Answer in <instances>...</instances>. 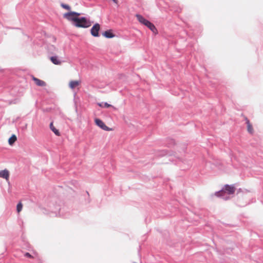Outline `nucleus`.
Here are the masks:
<instances>
[{
    "instance_id": "f257e3e1",
    "label": "nucleus",
    "mask_w": 263,
    "mask_h": 263,
    "mask_svg": "<svg viewBox=\"0 0 263 263\" xmlns=\"http://www.w3.org/2000/svg\"><path fill=\"white\" fill-rule=\"evenodd\" d=\"M80 13L78 12L70 11L65 13L63 17L68 21H71L73 25L78 28H88L91 25V22L85 17H79Z\"/></svg>"
},
{
    "instance_id": "6e6552de",
    "label": "nucleus",
    "mask_w": 263,
    "mask_h": 263,
    "mask_svg": "<svg viewBox=\"0 0 263 263\" xmlns=\"http://www.w3.org/2000/svg\"><path fill=\"white\" fill-rule=\"evenodd\" d=\"M245 120L246 122V124H247V130L249 133H250V134H253V132H254V130H253V128L252 126V125L251 124L249 119L246 117H245Z\"/></svg>"
},
{
    "instance_id": "9b49d317",
    "label": "nucleus",
    "mask_w": 263,
    "mask_h": 263,
    "mask_svg": "<svg viewBox=\"0 0 263 263\" xmlns=\"http://www.w3.org/2000/svg\"><path fill=\"white\" fill-rule=\"evenodd\" d=\"M50 129L55 134V135L59 136L60 135V133L59 130L57 129L53 125L52 122L50 124Z\"/></svg>"
},
{
    "instance_id": "0eeeda50",
    "label": "nucleus",
    "mask_w": 263,
    "mask_h": 263,
    "mask_svg": "<svg viewBox=\"0 0 263 263\" xmlns=\"http://www.w3.org/2000/svg\"><path fill=\"white\" fill-rule=\"evenodd\" d=\"M145 26H147L155 34L158 33L157 29H156L154 25L151 23L149 21L148 22L147 24H146Z\"/></svg>"
},
{
    "instance_id": "2eb2a0df",
    "label": "nucleus",
    "mask_w": 263,
    "mask_h": 263,
    "mask_svg": "<svg viewBox=\"0 0 263 263\" xmlns=\"http://www.w3.org/2000/svg\"><path fill=\"white\" fill-rule=\"evenodd\" d=\"M224 194V191L223 190L217 192L215 193V195L217 197H222L223 196Z\"/></svg>"
},
{
    "instance_id": "4468645a",
    "label": "nucleus",
    "mask_w": 263,
    "mask_h": 263,
    "mask_svg": "<svg viewBox=\"0 0 263 263\" xmlns=\"http://www.w3.org/2000/svg\"><path fill=\"white\" fill-rule=\"evenodd\" d=\"M17 140V138L15 135H13L8 140L9 144L12 145Z\"/></svg>"
},
{
    "instance_id": "f3484780",
    "label": "nucleus",
    "mask_w": 263,
    "mask_h": 263,
    "mask_svg": "<svg viewBox=\"0 0 263 263\" xmlns=\"http://www.w3.org/2000/svg\"><path fill=\"white\" fill-rule=\"evenodd\" d=\"M61 7L67 10H70V7L68 5H66V4H62L61 5Z\"/></svg>"
},
{
    "instance_id": "f03ea898",
    "label": "nucleus",
    "mask_w": 263,
    "mask_h": 263,
    "mask_svg": "<svg viewBox=\"0 0 263 263\" xmlns=\"http://www.w3.org/2000/svg\"><path fill=\"white\" fill-rule=\"evenodd\" d=\"M100 29V25L98 23L95 24L90 30L91 35L95 37L99 36V31Z\"/></svg>"
},
{
    "instance_id": "aec40b11",
    "label": "nucleus",
    "mask_w": 263,
    "mask_h": 263,
    "mask_svg": "<svg viewBox=\"0 0 263 263\" xmlns=\"http://www.w3.org/2000/svg\"><path fill=\"white\" fill-rule=\"evenodd\" d=\"M115 4H118V0H112Z\"/></svg>"
},
{
    "instance_id": "6ab92c4d",
    "label": "nucleus",
    "mask_w": 263,
    "mask_h": 263,
    "mask_svg": "<svg viewBox=\"0 0 263 263\" xmlns=\"http://www.w3.org/2000/svg\"><path fill=\"white\" fill-rule=\"evenodd\" d=\"M112 107L111 105L107 103H105L104 104L103 107L108 108V107Z\"/></svg>"
},
{
    "instance_id": "412c9836",
    "label": "nucleus",
    "mask_w": 263,
    "mask_h": 263,
    "mask_svg": "<svg viewBox=\"0 0 263 263\" xmlns=\"http://www.w3.org/2000/svg\"><path fill=\"white\" fill-rule=\"evenodd\" d=\"M98 105H99V106L102 107H103V105L102 104H101V103H98Z\"/></svg>"
},
{
    "instance_id": "39448f33",
    "label": "nucleus",
    "mask_w": 263,
    "mask_h": 263,
    "mask_svg": "<svg viewBox=\"0 0 263 263\" xmlns=\"http://www.w3.org/2000/svg\"><path fill=\"white\" fill-rule=\"evenodd\" d=\"M32 79L37 86L43 87L46 85V83L45 82L40 79H39L34 77V76H32Z\"/></svg>"
},
{
    "instance_id": "ddd939ff",
    "label": "nucleus",
    "mask_w": 263,
    "mask_h": 263,
    "mask_svg": "<svg viewBox=\"0 0 263 263\" xmlns=\"http://www.w3.org/2000/svg\"><path fill=\"white\" fill-rule=\"evenodd\" d=\"M103 35L107 38H112L114 37V34L111 32V30H107L103 32Z\"/></svg>"
},
{
    "instance_id": "423d86ee",
    "label": "nucleus",
    "mask_w": 263,
    "mask_h": 263,
    "mask_svg": "<svg viewBox=\"0 0 263 263\" xmlns=\"http://www.w3.org/2000/svg\"><path fill=\"white\" fill-rule=\"evenodd\" d=\"M0 177L8 180L9 177V171L7 170H4L0 171Z\"/></svg>"
},
{
    "instance_id": "1a4fd4ad",
    "label": "nucleus",
    "mask_w": 263,
    "mask_h": 263,
    "mask_svg": "<svg viewBox=\"0 0 263 263\" xmlns=\"http://www.w3.org/2000/svg\"><path fill=\"white\" fill-rule=\"evenodd\" d=\"M136 17H137V18L138 19V20L139 21V22H140L141 24L144 25L145 26L149 22L148 20H146L142 16H141V15H140L139 14H137L136 15Z\"/></svg>"
},
{
    "instance_id": "9d476101",
    "label": "nucleus",
    "mask_w": 263,
    "mask_h": 263,
    "mask_svg": "<svg viewBox=\"0 0 263 263\" xmlns=\"http://www.w3.org/2000/svg\"><path fill=\"white\" fill-rule=\"evenodd\" d=\"M80 82L79 81H71L69 82V86L71 89H73L79 86Z\"/></svg>"
},
{
    "instance_id": "a211bd4d",
    "label": "nucleus",
    "mask_w": 263,
    "mask_h": 263,
    "mask_svg": "<svg viewBox=\"0 0 263 263\" xmlns=\"http://www.w3.org/2000/svg\"><path fill=\"white\" fill-rule=\"evenodd\" d=\"M25 256L27 257H28V258H33V256L30 254H29V253H26L25 254Z\"/></svg>"
},
{
    "instance_id": "dca6fc26",
    "label": "nucleus",
    "mask_w": 263,
    "mask_h": 263,
    "mask_svg": "<svg viewBox=\"0 0 263 263\" xmlns=\"http://www.w3.org/2000/svg\"><path fill=\"white\" fill-rule=\"evenodd\" d=\"M22 208H23V204L21 202H20L17 204V206H16V210H17V213H20L22 211Z\"/></svg>"
},
{
    "instance_id": "20e7f679",
    "label": "nucleus",
    "mask_w": 263,
    "mask_h": 263,
    "mask_svg": "<svg viewBox=\"0 0 263 263\" xmlns=\"http://www.w3.org/2000/svg\"><path fill=\"white\" fill-rule=\"evenodd\" d=\"M223 190L224 191V194L227 193L228 194L231 195L234 194L236 191V188L234 185L226 184L224 185Z\"/></svg>"
},
{
    "instance_id": "f8f14e48",
    "label": "nucleus",
    "mask_w": 263,
    "mask_h": 263,
    "mask_svg": "<svg viewBox=\"0 0 263 263\" xmlns=\"http://www.w3.org/2000/svg\"><path fill=\"white\" fill-rule=\"evenodd\" d=\"M51 61L55 65H60L61 62L58 59V58L56 56L51 57L50 58Z\"/></svg>"
},
{
    "instance_id": "7ed1b4c3",
    "label": "nucleus",
    "mask_w": 263,
    "mask_h": 263,
    "mask_svg": "<svg viewBox=\"0 0 263 263\" xmlns=\"http://www.w3.org/2000/svg\"><path fill=\"white\" fill-rule=\"evenodd\" d=\"M95 122L97 126L104 130L109 131L110 130V129L107 127L101 120L99 119H96L95 120Z\"/></svg>"
}]
</instances>
